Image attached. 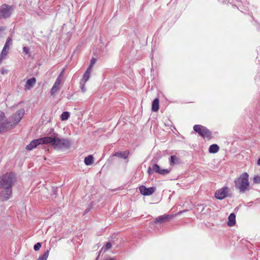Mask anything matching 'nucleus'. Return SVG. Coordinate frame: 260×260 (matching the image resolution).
<instances>
[{"label": "nucleus", "mask_w": 260, "mask_h": 260, "mask_svg": "<svg viewBox=\"0 0 260 260\" xmlns=\"http://www.w3.org/2000/svg\"><path fill=\"white\" fill-rule=\"evenodd\" d=\"M179 159L175 155H172L170 159V166H174L175 164H179Z\"/></svg>", "instance_id": "21"}, {"label": "nucleus", "mask_w": 260, "mask_h": 260, "mask_svg": "<svg viewBox=\"0 0 260 260\" xmlns=\"http://www.w3.org/2000/svg\"><path fill=\"white\" fill-rule=\"evenodd\" d=\"M96 59L95 58H92L90 60V64L88 67H90V69H91L92 66H93V64L96 62Z\"/></svg>", "instance_id": "32"}, {"label": "nucleus", "mask_w": 260, "mask_h": 260, "mask_svg": "<svg viewBox=\"0 0 260 260\" xmlns=\"http://www.w3.org/2000/svg\"><path fill=\"white\" fill-rule=\"evenodd\" d=\"M86 82H84V81H80V87H81V89L82 91V92H85L86 89H85V84Z\"/></svg>", "instance_id": "30"}, {"label": "nucleus", "mask_w": 260, "mask_h": 260, "mask_svg": "<svg viewBox=\"0 0 260 260\" xmlns=\"http://www.w3.org/2000/svg\"><path fill=\"white\" fill-rule=\"evenodd\" d=\"M257 165L260 166V158L257 160Z\"/></svg>", "instance_id": "36"}, {"label": "nucleus", "mask_w": 260, "mask_h": 260, "mask_svg": "<svg viewBox=\"0 0 260 260\" xmlns=\"http://www.w3.org/2000/svg\"><path fill=\"white\" fill-rule=\"evenodd\" d=\"M89 211V209H86L85 211V213H87Z\"/></svg>", "instance_id": "38"}, {"label": "nucleus", "mask_w": 260, "mask_h": 260, "mask_svg": "<svg viewBox=\"0 0 260 260\" xmlns=\"http://www.w3.org/2000/svg\"><path fill=\"white\" fill-rule=\"evenodd\" d=\"M173 216L174 215L171 214H164L156 217L154 222L155 223H164L170 220Z\"/></svg>", "instance_id": "13"}, {"label": "nucleus", "mask_w": 260, "mask_h": 260, "mask_svg": "<svg viewBox=\"0 0 260 260\" xmlns=\"http://www.w3.org/2000/svg\"><path fill=\"white\" fill-rule=\"evenodd\" d=\"M11 129L10 121L6 118L5 113L0 111V133Z\"/></svg>", "instance_id": "6"}, {"label": "nucleus", "mask_w": 260, "mask_h": 260, "mask_svg": "<svg viewBox=\"0 0 260 260\" xmlns=\"http://www.w3.org/2000/svg\"><path fill=\"white\" fill-rule=\"evenodd\" d=\"M248 177V174L246 172H244L234 181L236 188L239 190L241 193H243L250 189Z\"/></svg>", "instance_id": "2"}, {"label": "nucleus", "mask_w": 260, "mask_h": 260, "mask_svg": "<svg viewBox=\"0 0 260 260\" xmlns=\"http://www.w3.org/2000/svg\"><path fill=\"white\" fill-rule=\"evenodd\" d=\"M47 144H50L56 149L68 148L70 146V142L64 138H55L54 137H46Z\"/></svg>", "instance_id": "3"}, {"label": "nucleus", "mask_w": 260, "mask_h": 260, "mask_svg": "<svg viewBox=\"0 0 260 260\" xmlns=\"http://www.w3.org/2000/svg\"><path fill=\"white\" fill-rule=\"evenodd\" d=\"M141 193L145 196H148L152 194L155 191L154 187L147 188L144 185H141L139 187Z\"/></svg>", "instance_id": "12"}, {"label": "nucleus", "mask_w": 260, "mask_h": 260, "mask_svg": "<svg viewBox=\"0 0 260 260\" xmlns=\"http://www.w3.org/2000/svg\"><path fill=\"white\" fill-rule=\"evenodd\" d=\"M112 247V244L110 242H107L105 246L103 248L104 249L105 251L108 250Z\"/></svg>", "instance_id": "25"}, {"label": "nucleus", "mask_w": 260, "mask_h": 260, "mask_svg": "<svg viewBox=\"0 0 260 260\" xmlns=\"http://www.w3.org/2000/svg\"><path fill=\"white\" fill-rule=\"evenodd\" d=\"M219 150V147L215 144L210 145L209 148V151L210 153H215L217 152Z\"/></svg>", "instance_id": "19"}, {"label": "nucleus", "mask_w": 260, "mask_h": 260, "mask_svg": "<svg viewBox=\"0 0 260 260\" xmlns=\"http://www.w3.org/2000/svg\"><path fill=\"white\" fill-rule=\"evenodd\" d=\"M5 29V28L3 26H0V32L2 31H4Z\"/></svg>", "instance_id": "34"}, {"label": "nucleus", "mask_w": 260, "mask_h": 260, "mask_svg": "<svg viewBox=\"0 0 260 260\" xmlns=\"http://www.w3.org/2000/svg\"><path fill=\"white\" fill-rule=\"evenodd\" d=\"M4 58H1V56H0V63L2 62V60Z\"/></svg>", "instance_id": "37"}, {"label": "nucleus", "mask_w": 260, "mask_h": 260, "mask_svg": "<svg viewBox=\"0 0 260 260\" xmlns=\"http://www.w3.org/2000/svg\"><path fill=\"white\" fill-rule=\"evenodd\" d=\"M59 89V88L58 87V86L56 85L55 84H54L50 90L51 94L52 96H54L55 95V94L58 91Z\"/></svg>", "instance_id": "22"}, {"label": "nucleus", "mask_w": 260, "mask_h": 260, "mask_svg": "<svg viewBox=\"0 0 260 260\" xmlns=\"http://www.w3.org/2000/svg\"><path fill=\"white\" fill-rule=\"evenodd\" d=\"M7 73H8V71L7 70H2V73L3 74H7Z\"/></svg>", "instance_id": "33"}, {"label": "nucleus", "mask_w": 260, "mask_h": 260, "mask_svg": "<svg viewBox=\"0 0 260 260\" xmlns=\"http://www.w3.org/2000/svg\"><path fill=\"white\" fill-rule=\"evenodd\" d=\"M46 137L35 139L31 141V142L26 146V149L28 150H31L36 148L37 146L42 144H47Z\"/></svg>", "instance_id": "9"}, {"label": "nucleus", "mask_w": 260, "mask_h": 260, "mask_svg": "<svg viewBox=\"0 0 260 260\" xmlns=\"http://www.w3.org/2000/svg\"><path fill=\"white\" fill-rule=\"evenodd\" d=\"M46 137L35 139L31 141V142L26 146V149L28 150H31L36 148L37 146L42 144H47Z\"/></svg>", "instance_id": "10"}, {"label": "nucleus", "mask_w": 260, "mask_h": 260, "mask_svg": "<svg viewBox=\"0 0 260 260\" xmlns=\"http://www.w3.org/2000/svg\"><path fill=\"white\" fill-rule=\"evenodd\" d=\"M13 6L3 4L0 6V19H6L10 18L14 11Z\"/></svg>", "instance_id": "4"}, {"label": "nucleus", "mask_w": 260, "mask_h": 260, "mask_svg": "<svg viewBox=\"0 0 260 260\" xmlns=\"http://www.w3.org/2000/svg\"><path fill=\"white\" fill-rule=\"evenodd\" d=\"M229 188L226 186L216 191L215 193V197L218 200H222L228 197Z\"/></svg>", "instance_id": "11"}, {"label": "nucleus", "mask_w": 260, "mask_h": 260, "mask_svg": "<svg viewBox=\"0 0 260 260\" xmlns=\"http://www.w3.org/2000/svg\"><path fill=\"white\" fill-rule=\"evenodd\" d=\"M24 110L21 109L12 115L11 119L9 120L11 123V129L17 124L21 120L24 115Z\"/></svg>", "instance_id": "7"}, {"label": "nucleus", "mask_w": 260, "mask_h": 260, "mask_svg": "<svg viewBox=\"0 0 260 260\" xmlns=\"http://www.w3.org/2000/svg\"><path fill=\"white\" fill-rule=\"evenodd\" d=\"M171 171L170 169H161L160 167L156 164H154L152 167H149L148 169V173L149 175L153 174L154 172L158 173L162 175H166L169 174Z\"/></svg>", "instance_id": "8"}, {"label": "nucleus", "mask_w": 260, "mask_h": 260, "mask_svg": "<svg viewBox=\"0 0 260 260\" xmlns=\"http://www.w3.org/2000/svg\"><path fill=\"white\" fill-rule=\"evenodd\" d=\"M7 54L8 51L5 49H3L0 56H1V58H5Z\"/></svg>", "instance_id": "31"}, {"label": "nucleus", "mask_w": 260, "mask_h": 260, "mask_svg": "<svg viewBox=\"0 0 260 260\" xmlns=\"http://www.w3.org/2000/svg\"><path fill=\"white\" fill-rule=\"evenodd\" d=\"M41 246H42L41 243L40 242H38L34 245V249L35 251H38L40 249V248L41 247Z\"/></svg>", "instance_id": "28"}, {"label": "nucleus", "mask_w": 260, "mask_h": 260, "mask_svg": "<svg viewBox=\"0 0 260 260\" xmlns=\"http://www.w3.org/2000/svg\"><path fill=\"white\" fill-rule=\"evenodd\" d=\"M12 44V40L10 37H8L7 39L6 42L5 43V45H7L8 47H9V46L11 45Z\"/></svg>", "instance_id": "26"}, {"label": "nucleus", "mask_w": 260, "mask_h": 260, "mask_svg": "<svg viewBox=\"0 0 260 260\" xmlns=\"http://www.w3.org/2000/svg\"><path fill=\"white\" fill-rule=\"evenodd\" d=\"M91 72V69H90V67H88L85 73H84L82 79L81 81H83L84 82H87L90 77V73Z\"/></svg>", "instance_id": "18"}, {"label": "nucleus", "mask_w": 260, "mask_h": 260, "mask_svg": "<svg viewBox=\"0 0 260 260\" xmlns=\"http://www.w3.org/2000/svg\"><path fill=\"white\" fill-rule=\"evenodd\" d=\"M69 117H70V113L69 112L66 111V112H63L61 114V115L60 116V118L62 121H64V120H66L68 119Z\"/></svg>", "instance_id": "23"}, {"label": "nucleus", "mask_w": 260, "mask_h": 260, "mask_svg": "<svg viewBox=\"0 0 260 260\" xmlns=\"http://www.w3.org/2000/svg\"><path fill=\"white\" fill-rule=\"evenodd\" d=\"M36 83V79L35 77L28 79L24 85V89L26 90H30L35 85Z\"/></svg>", "instance_id": "14"}, {"label": "nucleus", "mask_w": 260, "mask_h": 260, "mask_svg": "<svg viewBox=\"0 0 260 260\" xmlns=\"http://www.w3.org/2000/svg\"><path fill=\"white\" fill-rule=\"evenodd\" d=\"M253 182L255 183H260V176L258 175L254 176L253 177Z\"/></svg>", "instance_id": "27"}, {"label": "nucleus", "mask_w": 260, "mask_h": 260, "mask_svg": "<svg viewBox=\"0 0 260 260\" xmlns=\"http://www.w3.org/2000/svg\"><path fill=\"white\" fill-rule=\"evenodd\" d=\"M93 162V157L91 155H89L84 158V163L87 166H90Z\"/></svg>", "instance_id": "20"}, {"label": "nucleus", "mask_w": 260, "mask_h": 260, "mask_svg": "<svg viewBox=\"0 0 260 260\" xmlns=\"http://www.w3.org/2000/svg\"><path fill=\"white\" fill-rule=\"evenodd\" d=\"M15 180V175L11 172L0 176V189H4L0 192V200L6 201L12 197V185Z\"/></svg>", "instance_id": "1"}, {"label": "nucleus", "mask_w": 260, "mask_h": 260, "mask_svg": "<svg viewBox=\"0 0 260 260\" xmlns=\"http://www.w3.org/2000/svg\"><path fill=\"white\" fill-rule=\"evenodd\" d=\"M129 154V150H125L124 151H118L116 152L113 156H117L120 158L126 159L127 158L128 154Z\"/></svg>", "instance_id": "15"}, {"label": "nucleus", "mask_w": 260, "mask_h": 260, "mask_svg": "<svg viewBox=\"0 0 260 260\" xmlns=\"http://www.w3.org/2000/svg\"><path fill=\"white\" fill-rule=\"evenodd\" d=\"M236 223V216L233 213H231L228 217V225L229 226H233Z\"/></svg>", "instance_id": "16"}, {"label": "nucleus", "mask_w": 260, "mask_h": 260, "mask_svg": "<svg viewBox=\"0 0 260 260\" xmlns=\"http://www.w3.org/2000/svg\"><path fill=\"white\" fill-rule=\"evenodd\" d=\"M63 70H62V71L61 72V73L59 74V75L58 76V77L57 78L55 83L54 84H55L56 85H58L59 86L61 82V75L63 73Z\"/></svg>", "instance_id": "24"}, {"label": "nucleus", "mask_w": 260, "mask_h": 260, "mask_svg": "<svg viewBox=\"0 0 260 260\" xmlns=\"http://www.w3.org/2000/svg\"><path fill=\"white\" fill-rule=\"evenodd\" d=\"M193 130L200 136L208 140L211 138L212 133L206 127L202 125H194L193 126Z\"/></svg>", "instance_id": "5"}, {"label": "nucleus", "mask_w": 260, "mask_h": 260, "mask_svg": "<svg viewBox=\"0 0 260 260\" xmlns=\"http://www.w3.org/2000/svg\"><path fill=\"white\" fill-rule=\"evenodd\" d=\"M159 99L158 98L155 99L152 104L151 110L153 112H157L159 109Z\"/></svg>", "instance_id": "17"}, {"label": "nucleus", "mask_w": 260, "mask_h": 260, "mask_svg": "<svg viewBox=\"0 0 260 260\" xmlns=\"http://www.w3.org/2000/svg\"><path fill=\"white\" fill-rule=\"evenodd\" d=\"M8 48H9V47H8L7 45H5L3 49H5V50H6V49H8Z\"/></svg>", "instance_id": "35"}, {"label": "nucleus", "mask_w": 260, "mask_h": 260, "mask_svg": "<svg viewBox=\"0 0 260 260\" xmlns=\"http://www.w3.org/2000/svg\"><path fill=\"white\" fill-rule=\"evenodd\" d=\"M22 50L23 53L25 54H29L30 53V49L28 47H23Z\"/></svg>", "instance_id": "29"}]
</instances>
